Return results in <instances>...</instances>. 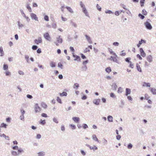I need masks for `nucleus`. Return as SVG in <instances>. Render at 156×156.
<instances>
[{
    "label": "nucleus",
    "mask_w": 156,
    "mask_h": 156,
    "mask_svg": "<svg viewBox=\"0 0 156 156\" xmlns=\"http://www.w3.org/2000/svg\"><path fill=\"white\" fill-rule=\"evenodd\" d=\"M151 21L150 20L148 19L146 22L144 23L146 28L149 30H151L152 28V26L150 23V22H151Z\"/></svg>",
    "instance_id": "1"
},
{
    "label": "nucleus",
    "mask_w": 156,
    "mask_h": 156,
    "mask_svg": "<svg viewBox=\"0 0 156 156\" xmlns=\"http://www.w3.org/2000/svg\"><path fill=\"white\" fill-rule=\"evenodd\" d=\"M43 36L44 38L46 40L48 41H50L51 37L48 33H45L44 34Z\"/></svg>",
    "instance_id": "2"
},
{
    "label": "nucleus",
    "mask_w": 156,
    "mask_h": 156,
    "mask_svg": "<svg viewBox=\"0 0 156 156\" xmlns=\"http://www.w3.org/2000/svg\"><path fill=\"white\" fill-rule=\"evenodd\" d=\"M146 59L149 63H151L153 61V57L151 55H150L147 57Z\"/></svg>",
    "instance_id": "3"
},
{
    "label": "nucleus",
    "mask_w": 156,
    "mask_h": 156,
    "mask_svg": "<svg viewBox=\"0 0 156 156\" xmlns=\"http://www.w3.org/2000/svg\"><path fill=\"white\" fill-rule=\"evenodd\" d=\"M34 42L35 43L37 44H38L39 43H41L42 42V39L41 37H38L37 39H35L34 41Z\"/></svg>",
    "instance_id": "4"
},
{
    "label": "nucleus",
    "mask_w": 156,
    "mask_h": 156,
    "mask_svg": "<svg viewBox=\"0 0 156 156\" xmlns=\"http://www.w3.org/2000/svg\"><path fill=\"white\" fill-rule=\"evenodd\" d=\"M92 49V46L90 45L88 47L86 48L84 50L83 52L84 53H87V52H89L90 51V50Z\"/></svg>",
    "instance_id": "5"
},
{
    "label": "nucleus",
    "mask_w": 156,
    "mask_h": 156,
    "mask_svg": "<svg viewBox=\"0 0 156 156\" xmlns=\"http://www.w3.org/2000/svg\"><path fill=\"white\" fill-rule=\"evenodd\" d=\"M30 16L32 19H34L36 20H38V18L35 14L31 13L30 14Z\"/></svg>",
    "instance_id": "6"
},
{
    "label": "nucleus",
    "mask_w": 156,
    "mask_h": 156,
    "mask_svg": "<svg viewBox=\"0 0 156 156\" xmlns=\"http://www.w3.org/2000/svg\"><path fill=\"white\" fill-rule=\"evenodd\" d=\"M140 53L141 55L143 57H145L146 56V53L144 52L143 48H140Z\"/></svg>",
    "instance_id": "7"
},
{
    "label": "nucleus",
    "mask_w": 156,
    "mask_h": 156,
    "mask_svg": "<svg viewBox=\"0 0 156 156\" xmlns=\"http://www.w3.org/2000/svg\"><path fill=\"white\" fill-rule=\"evenodd\" d=\"M131 90L128 88H126V90L125 95L126 96H127L128 94H130L131 93Z\"/></svg>",
    "instance_id": "8"
},
{
    "label": "nucleus",
    "mask_w": 156,
    "mask_h": 156,
    "mask_svg": "<svg viewBox=\"0 0 156 156\" xmlns=\"http://www.w3.org/2000/svg\"><path fill=\"white\" fill-rule=\"evenodd\" d=\"M57 41L58 43H61L62 42V39L61 37V36H58L57 38Z\"/></svg>",
    "instance_id": "9"
},
{
    "label": "nucleus",
    "mask_w": 156,
    "mask_h": 156,
    "mask_svg": "<svg viewBox=\"0 0 156 156\" xmlns=\"http://www.w3.org/2000/svg\"><path fill=\"white\" fill-rule=\"evenodd\" d=\"M136 67L138 71L140 72H142V69L138 63L136 64Z\"/></svg>",
    "instance_id": "10"
},
{
    "label": "nucleus",
    "mask_w": 156,
    "mask_h": 156,
    "mask_svg": "<svg viewBox=\"0 0 156 156\" xmlns=\"http://www.w3.org/2000/svg\"><path fill=\"white\" fill-rule=\"evenodd\" d=\"M151 86L150 83H146L145 82H144L143 83L142 86L144 87H150Z\"/></svg>",
    "instance_id": "11"
},
{
    "label": "nucleus",
    "mask_w": 156,
    "mask_h": 156,
    "mask_svg": "<svg viewBox=\"0 0 156 156\" xmlns=\"http://www.w3.org/2000/svg\"><path fill=\"white\" fill-rule=\"evenodd\" d=\"M109 59L111 60H112L113 61L115 62H117L118 60L116 57L111 56L109 58Z\"/></svg>",
    "instance_id": "12"
},
{
    "label": "nucleus",
    "mask_w": 156,
    "mask_h": 156,
    "mask_svg": "<svg viewBox=\"0 0 156 156\" xmlns=\"http://www.w3.org/2000/svg\"><path fill=\"white\" fill-rule=\"evenodd\" d=\"M108 51L111 54H112L114 56H115L116 57H117V56L116 55L115 53L113 51L112 49H111L110 48H108Z\"/></svg>",
    "instance_id": "13"
},
{
    "label": "nucleus",
    "mask_w": 156,
    "mask_h": 156,
    "mask_svg": "<svg viewBox=\"0 0 156 156\" xmlns=\"http://www.w3.org/2000/svg\"><path fill=\"white\" fill-rule=\"evenodd\" d=\"M72 119L76 123L78 122L80 120V118L76 117H73Z\"/></svg>",
    "instance_id": "14"
},
{
    "label": "nucleus",
    "mask_w": 156,
    "mask_h": 156,
    "mask_svg": "<svg viewBox=\"0 0 156 156\" xmlns=\"http://www.w3.org/2000/svg\"><path fill=\"white\" fill-rule=\"evenodd\" d=\"M151 91L154 94H156V89L154 88H152L151 89Z\"/></svg>",
    "instance_id": "15"
},
{
    "label": "nucleus",
    "mask_w": 156,
    "mask_h": 156,
    "mask_svg": "<svg viewBox=\"0 0 156 156\" xmlns=\"http://www.w3.org/2000/svg\"><path fill=\"white\" fill-rule=\"evenodd\" d=\"M85 37H86V38L87 39V40L88 41V42L90 44L92 43V41L91 40L90 37H89V36H87L86 35H85Z\"/></svg>",
    "instance_id": "16"
},
{
    "label": "nucleus",
    "mask_w": 156,
    "mask_h": 156,
    "mask_svg": "<svg viewBox=\"0 0 156 156\" xmlns=\"http://www.w3.org/2000/svg\"><path fill=\"white\" fill-rule=\"evenodd\" d=\"M0 53L1 54L0 56H2L4 55V52L3 51V49L2 47H0Z\"/></svg>",
    "instance_id": "17"
},
{
    "label": "nucleus",
    "mask_w": 156,
    "mask_h": 156,
    "mask_svg": "<svg viewBox=\"0 0 156 156\" xmlns=\"http://www.w3.org/2000/svg\"><path fill=\"white\" fill-rule=\"evenodd\" d=\"M100 100L99 99H96L94 101V103L96 105H99Z\"/></svg>",
    "instance_id": "18"
},
{
    "label": "nucleus",
    "mask_w": 156,
    "mask_h": 156,
    "mask_svg": "<svg viewBox=\"0 0 156 156\" xmlns=\"http://www.w3.org/2000/svg\"><path fill=\"white\" fill-rule=\"evenodd\" d=\"M35 110L36 112H39L41 111V108L38 106L36 107L35 108Z\"/></svg>",
    "instance_id": "19"
},
{
    "label": "nucleus",
    "mask_w": 156,
    "mask_h": 156,
    "mask_svg": "<svg viewBox=\"0 0 156 156\" xmlns=\"http://www.w3.org/2000/svg\"><path fill=\"white\" fill-rule=\"evenodd\" d=\"M108 120L109 122H113V117L112 116L109 115L108 117Z\"/></svg>",
    "instance_id": "20"
},
{
    "label": "nucleus",
    "mask_w": 156,
    "mask_h": 156,
    "mask_svg": "<svg viewBox=\"0 0 156 156\" xmlns=\"http://www.w3.org/2000/svg\"><path fill=\"white\" fill-rule=\"evenodd\" d=\"M92 138L94 140L99 142V141L95 135H93L92 136Z\"/></svg>",
    "instance_id": "21"
},
{
    "label": "nucleus",
    "mask_w": 156,
    "mask_h": 156,
    "mask_svg": "<svg viewBox=\"0 0 156 156\" xmlns=\"http://www.w3.org/2000/svg\"><path fill=\"white\" fill-rule=\"evenodd\" d=\"M105 71L106 72L109 73L112 71V70L110 67H108L105 69Z\"/></svg>",
    "instance_id": "22"
},
{
    "label": "nucleus",
    "mask_w": 156,
    "mask_h": 156,
    "mask_svg": "<svg viewBox=\"0 0 156 156\" xmlns=\"http://www.w3.org/2000/svg\"><path fill=\"white\" fill-rule=\"evenodd\" d=\"M89 147L91 150H93L94 151L97 150L98 149V148L95 146H94L92 147L89 146Z\"/></svg>",
    "instance_id": "23"
},
{
    "label": "nucleus",
    "mask_w": 156,
    "mask_h": 156,
    "mask_svg": "<svg viewBox=\"0 0 156 156\" xmlns=\"http://www.w3.org/2000/svg\"><path fill=\"white\" fill-rule=\"evenodd\" d=\"M126 55V53L124 50L122 51L120 54V55L122 56H124Z\"/></svg>",
    "instance_id": "24"
},
{
    "label": "nucleus",
    "mask_w": 156,
    "mask_h": 156,
    "mask_svg": "<svg viewBox=\"0 0 156 156\" xmlns=\"http://www.w3.org/2000/svg\"><path fill=\"white\" fill-rule=\"evenodd\" d=\"M59 95L60 96L62 97L63 96H66L67 95V93L65 92H63L62 93H60Z\"/></svg>",
    "instance_id": "25"
},
{
    "label": "nucleus",
    "mask_w": 156,
    "mask_h": 156,
    "mask_svg": "<svg viewBox=\"0 0 156 156\" xmlns=\"http://www.w3.org/2000/svg\"><path fill=\"white\" fill-rule=\"evenodd\" d=\"M50 66L52 67H55V63L53 62H51L50 63Z\"/></svg>",
    "instance_id": "26"
},
{
    "label": "nucleus",
    "mask_w": 156,
    "mask_h": 156,
    "mask_svg": "<svg viewBox=\"0 0 156 156\" xmlns=\"http://www.w3.org/2000/svg\"><path fill=\"white\" fill-rule=\"evenodd\" d=\"M123 91V89L121 87H119L118 88V92L119 93H121Z\"/></svg>",
    "instance_id": "27"
},
{
    "label": "nucleus",
    "mask_w": 156,
    "mask_h": 156,
    "mask_svg": "<svg viewBox=\"0 0 156 156\" xmlns=\"http://www.w3.org/2000/svg\"><path fill=\"white\" fill-rule=\"evenodd\" d=\"M66 8L71 13H73V11L72 9L70 7H66Z\"/></svg>",
    "instance_id": "28"
},
{
    "label": "nucleus",
    "mask_w": 156,
    "mask_h": 156,
    "mask_svg": "<svg viewBox=\"0 0 156 156\" xmlns=\"http://www.w3.org/2000/svg\"><path fill=\"white\" fill-rule=\"evenodd\" d=\"M131 59V58H130V57H129V58H126L125 59V61L129 63H130L131 61H130V60Z\"/></svg>",
    "instance_id": "29"
},
{
    "label": "nucleus",
    "mask_w": 156,
    "mask_h": 156,
    "mask_svg": "<svg viewBox=\"0 0 156 156\" xmlns=\"http://www.w3.org/2000/svg\"><path fill=\"white\" fill-rule=\"evenodd\" d=\"M26 7L30 12H32V9L29 4L27 5Z\"/></svg>",
    "instance_id": "30"
},
{
    "label": "nucleus",
    "mask_w": 156,
    "mask_h": 156,
    "mask_svg": "<svg viewBox=\"0 0 156 156\" xmlns=\"http://www.w3.org/2000/svg\"><path fill=\"white\" fill-rule=\"evenodd\" d=\"M83 12L85 13L86 16H87L88 15V12H87V10L85 8H84L83 9Z\"/></svg>",
    "instance_id": "31"
},
{
    "label": "nucleus",
    "mask_w": 156,
    "mask_h": 156,
    "mask_svg": "<svg viewBox=\"0 0 156 156\" xmlns=\"http://www.w3.org/2000/svg\"><path fill=\"white\" fill-rule=\"evenodd\" d=\"M129 67L132 69H133L134 68V64L133 63L131 62L130 63H129Z\"/></svg>",
    "instance_id": "32"
},
{
    "label": "nucleus",
    "mask_w": 156,
    "mask_h": 156,
    "mask_svg": "<svg viewBox=\"0 0 156 156\" xmlns=\"http://www.w3.org/2000/svg\"><path fill=\"white\" fill-rule=\"evenodd\" d=\"M145 0H140V5L141 7H143L144 5Z\"/></svg>",
    "instance_id": "33"
},
{
    "label": "nucleus",
    "mask_w": 156,
    "mask_h": 156,
    "mask_svg": "<svg viewBox=\"0 0 156 156\" xmlns=\"http://www.w3.org/2000/svg\"><path fill=\"white\" fill-rule=\"evenodd\" d=\"M38 156H44V153L43 152H40L38 153Z\"/></svg>",
    "instance_id": "34"
},
{
    "label": "nucleus",
    "mask_w": 156,
    "mask_h": 156,
    "mask_svg": "<svg viewBox=\"0 0 156 156\" xmlns=\"http://www.w3.org/2000/svg\"><path fill=\"white\" fill-rule=\"evenodd\" d=\"M8 66L7 65L4 64L3 65V69L4 70H7L8 69Z\"/></svg>",
    "instance_id": "35"
},
{
    "label": "nucleus",
    "mask_w": 156,
    "mask_h": 156,
    "mask_svg": "<svg viewBox=\"0 0 156 156\" xmlns=\"http://www.w3.org/2000/svg\"><path fill=\"white\" fill-rule=\"evenodd\" d=\"M144 96H145V97H144L145 99H146L147 100H148L150 98L149 96H148V95L147 94H145Z\"/></svg>",
    "instance_id": "36"
},
{
    "label": "nucleus",
    "mask_w": 156,
    "mask_h": 156,
    "mask_svg": "<svg viewBox=\"0 0 156 156\" xmlns=\"http://www.w3.org/2000/svg\"><path fill=\"white\" fill-rule=\"evenodd\" d=\"M138 16L141 19H143L145 17V16L144 15H142L140 13L139 14Z\"/></svg>",
    "instance_id": "37"
},
{
    "label": "nucleus",
    "mask_w": 156,
    "mask_h": 156,
    "mask_svg": "<svg viewBox=\"0 0 156 156\" xmlns=\"http://www.w3.org/2000/svg\"><path fill=\"white\" fill-rule=\"evenodd\" d=\"M142 13L144 15H146L147 14V12L144 9L142 11Z\"/></svg>",
    "instance_id": "38"
},
{
    "label": "nucleus",
    "mask_w": 156,
    "mask_h": 156,
    "mask_svg": "<svg viewBox=\"0 0 156 156\" xmlns=\"http://www.w3.org/2000/svg\"><path fill=\"white\" fill-rule=\"evenodd\" d=\"M45 120H41L40 123L42 125H44L45 123Z\"/></svg>",
    "instance_id": "39"
},
{
    "label": "nucleus",
    "mask_w": 156,
    "mask_h": 156,
    "mask_svg": "<svg viewBox=\"0 0 156 156\" xmlns=\"http://www.w3.org/2000/svg\"><path fill=\"white\" fill-rule=\"evenodd\" d=\"M18 73L20 75H23L24 74V72L21 70H20L18 71Z\"/></svg>",
    "instance_id": "40"
},
{
    "label": "nucleus",
    "mask_w": 156,
    "mask_h": 156,
    "mask_svg": "<svg viewBox=\"0 0 156 156\" xmlns=\"http://www.w3.org/2000/svg\"><path fill=\"white\" fill-rule=\"evenodd\" d=\"M7 126V125L4 123H2L1 124V127H4L5 128H6Z\"/></svg>",
    "instance_id": "41"
},
{
    "label": "nucleus",
    "mask_w": 156,
    "mask_h": 156,
    "mask_svg": "<svg viewBox=\"0 0 156 156\" xmlns=\"http://www.w3.org/2000/svg\"><path fill=\"white\" fill-rule=\"evenodd\" d=\"M96 7H97V8L98 9L99 11H101V8L100 7V6L98 4L97 5Z\"/></svg>",
    "instance_id": "42"
},
{
    "label": "nucleus",
    "mask_w": 156,
    "mask_h": 156,
    "mask_svg": "<svg viewBox=\"0 0 156 156\" xmlns=\"http://www.w3.org/2000/svg\"><path fill=\"white\" fill-rule=\"evenodd\" d=\"M57 100L58 103H62L61 100L59 97H57Z\"/></svg>",
    "instance_id": "43"
},
{
    "label": "nucleus",
    "mask_w": 156,
    "mask_h": 156,
    "mask_svg": "<svg viewBox=\"0 0 156 156\" xmlns=\"http://www.w3.org/2000/svg\"><path fill=\"white\" fill-rule=\"evenodd\" d=\"M79 84L77 83H75L74 84V88H77L79 87Z\"/></svg>",
    "instance_id": "44"
},
{
    "label": "nucleus",
    "mask_w": 156,
    "mask_h": 156,
    "mask_svg": "<svg viewBox=\"0 0 156 156\" xmlns=\"http://www.w3.org/2000/svg\"><path fill=\"white\" fill-rule=\"evenodd\" d=\"M5 74L6 76H9L11 74L10 72L9 71H6L5 73Z\"/></svg>",
    "instance_id": "45"
},
{
    "label": "nucleus",
    "mask_w": 156,
    "mask_h": 156,
    "mask_svg": "<svg viewBox=\"0 0 156 156\" xmlns=\"http://www.w3.org/2000/svg\"><path fill=\"white\" fill-rule=\"evenodd\" d=\"M70 126L72 129H76V126L74 125L71 124Z\"/></svg>",
    "instance_id": "46"
},
{
    "label": "nucleus",
    "mask_w": 156,
    "mask_h": 156,
    "mask_svg": "<svg viewBox=\"0 0 156 156\" xmlns=\"http://www.w3.org/2000/svg\"><path fill=\"white\" fill-rule=\"evenodd\" d=\"M25 58L26 59L27 62H29V56L28 55H26L25 56Z\"/></svg>",
    "instance_id": "47"
},
{
    "label": "nucleus",
    "mask_w": 156,
    "mask_h": 156,
    "mask_svg": "<svg viewBox=\"0 0 156 156\" xmlns=\"http://www.w3.org/2000/svg\"><path fill=\"white\" fill-rule=\"evenodd\" d=\"M37 47L36 45H33L32 47V49L33 50H36L37 49Z\"/></svg>",
    "instance_id": "48"
},
{
    "label": "nucleus",
    "mask_w": 156,
    "mask_h": 156,
    "mask_svg": "<svg viewBox=\"0 0 156 156\" xmlns=\"http://www.w3.org/2000/svg\"><path fill=\"white\" fill-rule=\"evenodd\" d=\"M44 19L45 20H46L47 21H49V18H48V16L47 15H45L44 16Z\"/></svg>",
    "instance_id": "49"
},
{
    "label": "nucleus",
    "mask_w": 156,
    "mask_h": 156,
    "mask_svg": "<svg viewBox=\"0 0 156 156\" xmlns=\"http://www.w3.org/2000/svg\"><path fill=\"white\" fill-rule=\"evenodd\" d=\"M133 147V145L131 144H129L128 145V149H131Z\"/></svg>",
    "instance_id": "50"
},
{
    "label": "nucleus",
    "mask_w": 156,
    "mask_h": 156,
    "mask_svg": "<svg viewBox=\"0 0 156 156\" xmlns=\"http://www.w3.org/2000/svg\"><path fill=\"white\" fill-rule=\"evenodd\" d=\"M136 57L137 58H139L140 60H141L142 59V58L140 55L139 54H137L136 55Z\"/></svg>",
    "instance_id": "51"
},
{
    "label": "nucleus",
    "mask_w": 156,
    "mask_h": 156,
    "mask_svg": "<svg viewBox=\"0 0 156 156\" xmlns=\"http://www.w3.org/2000/svg\"><path fill=\"white\" fill-rule=\"evenodd\" d=\"M53 121L54 122H55L57 123H58V120L57 119L55 118H54L53 119Z\"/></svg>",
    "instance_id": "52"
},
{
    "label": "nucleus",
    "mask_w": 156,
    "mask_h": 156,
    "mask_svg": "<svg viewBox=\"0 0 156 156\" xmlns=\"http://www.w3.org/2000/svg\"><path fill=\"white\" fill-rule=\"evenodd\" d=\"M113 44L114 46H118L119 43L117 42H114L113 43Z\"/></svg>",
    "instance_id": "53"
},
{
    "label": "nucleus",
    "mask_w": 156,
    "mask_h": 156,
    "mask_svg": "<svg viewBox=\"0 0 156 156\" xmlns=\"http://www.w3.org/2000/svg\"><path fill=\"white\" fill-rule=\"evenodd\" d=\"M83 127L84 129H85L87 128H88V126L86 124H84L83 125Z\"/></svg>",
    "instance_id": "54"
},
{
    "label": "nucleus",
    "mask_w": 156,
    "mask_h": 156,
    "mask_svg": "<svg viewBox=\"0 0 156 156\" xmlns=\"http://www.w3.org/2000/svg\"><path fill=\"white\" fill-rule=\"evenodd\" d=\"M80 5L81 6L82 8L83 9L85 7L84 5L82 3V2H80Z\"/></svg>",
    "instance_id": "55"
},
{
    "label": "nucleus",
    "mask_w": 156,
    "mask_h": 156,
    "mask_svg": "<svg viewBox=\"0 0 156 156\" xmlns=\"http://www.w3.org/2000/svg\"><path fill=\"white\" fill-rule=\"evenodd\" d=\"M61 130L62 131H65V128L64 126H63V125L61 127Z\"/></svg>",
    "instance_id": "56"
},
{
    "label": "nucleus",
    "mask_w": 156,
    "mask_h": 156,
    "mask_svg": "<svg viewBox=\"0 0 156 156\" xmlns=\"http://www.w3.org/2000/svg\"><path fill=\"white\" fill-rule=\"evenodd\" d=\"M121 137V136L120 135H118L116 136V139L118 140H119L120 139Z\"/></svg>",
    "instance_id": "57"
},
{
    "label": "nucleus",
    "mask_w": 156,
    "mask_h": 156,
    "mask_svg": "<svg viewBox=\"0 0 156 156\" xmlns=\"http://www.w3.org/2000/svg\"><path fill=\"white\" fill-rule=\"evenodd\" d=\"M144 65L145 66H148L149 65V64L147 62H145Z\"/></svg>",
    "instance_id": "58"
},
{
    "label": "nucleus",
    "mask_w": 156,
    "mask_h": 156,
    "mask_svg": "<svg viewBox=\"0 0 156 156\" xmlns=\"http://www.w3.org/2000/svg\"><path fill=\"white\" fill-rule=\"evenodd\" d=\"M127 99L129 101H132L133 99L130 96H128L127 97Z\"/></svg>",
    "instance_id": "59"
},
{
    "label": "nucleus",
    "mask_w": 156,
    "mask_h": 156,
    "mask_svg": "<svg viewBox=\"0 0 156 156\" xmlns=\"http://www.w3.org/2000/svg\"><path fill=\"white\" fill-rule=\"evenodd\" d=\"M41 116H42L43 117H47V115L46 114H45V113H42L41 114Z\"/></svg>",
    "instance_id": "60"
},
{
    "label": "nucleus",
    "mask_w": 156,
    "mask_h": 156,
    "mask_svg": "<svg viewBox=\"0 0 156 156\" xmlns=\"http://www.w3.org/2000/svg\"><path fill=\"white\" fill-rule=\"evenodd\" d=\"M110 97L112 98H114L115 97V95L114 94V93H111L110 94Z\"/></svg>",
    "instance_id": "61"
},
{
    "label": "nucleus",
    "mask_w": 156,
    "mask_h": 156,
    "mask_svg": "<svg viewBox=\"0 0 156 156\" xmlns=\"http://www.w3.org/2000/svg\"><path fill=\"white\" fill-rule=\"evenodd\" d=\"M70 49L71 51L73 52H74L75 51L73 47H70Z\"/></svg>",
    "instance_id": "62"
},
{
    "label": "nucleus",
    "mask_w": 156,
    "mask_h": 156,
    "mask_svg": "<svg viewBox=\"0 0 156 156\" xmlns=\"http://www.w3.org/2000/svg\"><path fill=\"white\" fill-rule=\"evenodd\" d=\"M41 52V49L40 48H38L37 50V52L38 53H40Z\"/></svg>",
    "instance_id": "63"
},
{
    "label": "nucleus",
    "mask_w": 156,
    "mask_h": 156,
    "mask_svg": "<svg viewBox=\"0 0 156 156\" xmlns=\"http://www.w3.org/2000/svg\"><path fill=\"white\" fill-rule=\"evenodd\" d=\"M81 58H83V59H85L86 58V56L84 55L83 54H81Z\"/></svg>",
    "instance_id": "64"
}]
</instances>
